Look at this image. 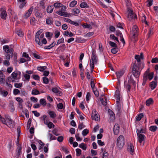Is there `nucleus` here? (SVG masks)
Masks as SVG:
<instances>
[{
	"instance_id": "nucleus-55",
	"label": "nucleus",
	"mask_w": 158,
	"mask_h": 158,
	"mask_svg": "<svg viewBox=\"0 0 158 158\" xmlns=\"http://www.w3.org/2000/svg\"><path fill=\"white\" fill-rule=\"evenodd\" d=\"M39 143L40 144V146L39 147V150L43 148V147L44 145V143L42 142L41 140H40L39 142Z\"/></svg>"
},
{
	"instance_id": "nucleus-34",
	"label": "nucleus",
	"mask_w": 158,
	"mask_h": 158,
	"mask_svg": "<svg viewBox=\"0 0 158 158\" xmlns=\"http://www.w3.org/2000/svg\"><path fill=\"white\" fill-rule=\"evenodd\" d=\"M128 82L129 83H132L134 84L135 83V81L133 79L132 76L131 75L130 77H128Z\"/></svg>"
},
{
	"instance_id": "nucleus-31",
	"label": "nucleus",
	"mask_w": 158,
	"mask_h": 158,
	"mask_svg": "<svg viewBox=\"0 0 158 158\" xmlns=\"http://www.w3.org/2000/svg\"><path fill=\"white\" fill-rule=\"evenodd\" d=\"M22 150V147L20 146H19L17 148V156L18 157L20 155Z\"/></svg>"
},
{
	"instance_id": "nucleus-36",
	"label": "nucleus",
	"mask_w": 158,
	"mask_h": 158,
	"mask_svg": "<svg viewBox=\"0 0 158 158\" xmlns=\"http://www.w3.org/2000/svg\"><path fill=\"white\" fill-rule=\"evenodd\" d=\"M79 147L84 150H86L87 148V145H85L83 143L79 144Z\"/></svg>"
},
{
	"instance_id": "nucleus-3",
	"label": "nucleus",
	"mask_w": 158,
	"mask_h": 158,
	"mask_svg": "<svg viewBox=\"0 0 158 158\" xmlns=\"http://www.w3.org/2000/svg\"><path fill=\"white\" fill-rule=\"evenodd\" d=\"M154 73L152 72L150 73V69H148L144 73L143 76L142 85L144 86L148 79L149 80H151L153 78Z\"/></svg>"
},
{
	"instance_id": "nucleus-62",
	"label": "nucleus",
	"mask_w": 158,
	"mask_h": 158,
	"mask_svg": "<svg viewBox=\"0 0 158 158\" xmlns=\"http://www.w3.org/2000/svg\"><path fill=\"white\" fill-rule=\"evenodd\" d=\"M90 97L91 95L90 93L89 92H88L87 93L86 97V100L88 102L89 101Z\"/></svg>"
},
{
	"instance_id": "nucleus-8",
	"label": "nucleus",
	"mask_w": 158,
	"mask_h": 158,
	"mask_svg": "<svg viewBox=\"0 0 158 158\" xmlns=\"http://www.w3.org/2000/svg\"><path fill=\"white\" fill-rule=\"evenodd\" d=\"M138 31V28L136 25L133 26L132 28V31L131 33V35H132V37L135 38L138 36L137 33Z\"/></svg>"
},
{
	"instance_id": "nucleus-63",
	"label": "nucleus",
	"mask_w": 158,
	"mask_h": 158,
	"mask_svg": "<svg viewBox=\"0 0 158 158\" xmlns=\"http://www.w3.org/2000/svg\"><path fill=\"white\" fill-rule=\"evenodd\" d=\"M151 62L153 63H158V58L156 57L152 59Z\"/></svg>"
},
{
	"instance_id": "nucleus-54",
	"label": "nucleus",
	"mask_w": 158,
	"mask_h": 158,
	"mask_svg": "<svg viewBox=\"0 0 158 158\" xmlns=\"http://www.w3.org/2000/svg\"><path fill=\"white\" fill-rule=\"evenodd\" d=\"M31 118H30L29 119L27 124V129H28L30 128V126H31Z\"/></svg>"
},
{
	"instance_id": "nucleus-52",
	"label": "nucleus",
	"mask_w": 158,
	"mask_h": 158,
	"mask_svg": "<svg viewBox=\"0 0 158 158\" xmlns=\"http://www.w3.org/2000/svg\"><path fill=\"white\" fill-rule=\"evenodd\" d=\"M101 102H102V105H103L104 106H106L107 104V102L106 101V99L105 98V101H104V100L103 98H100Z\"/></svg>"
},
{
	"instance_id": "nucleus-1",
	"label": "nucleus",
	"mask_w": 158,
	"mask_h": 158,
	"mask_svg": "<svg viewBox=\"0 0 158 158\" xmlns=\"http://www.w3.org/2000/svg\"><path fill=\"white\" fill-rule=\"evenodd\" d=\"M3 49L5 52L4 54L6 59L3 61V64L6 66H9L10 64L9 60L13 56V49L10 48L8 45H5L3 47Z\"/></svg>"
},
{
	"instance_id": "nucleus-5",
	"label": "nucleus",
	"mask_w": 158,
	"mask_h": 158,
	"mask_svg": "<svg viewBox=\"0 0 158 158\" xmlns=\"http://www.w3.org/2000/svg\"><path fill=\"white\" fill-rule=\"evenodd\" d=\"M125 144V139L123 135H120L118 138L116 145L119 149L122 148Z\"/></svg>"
},
{
	"instance_id": "nucleus-56",
	"label": "nucleus",
	"mask_w": 158,
	"mask_h": 158,
	"mask_svg": "<svg viewBox=\"0 0 158 158\" xmlns=\"http://www.w3.org/2000/svg\"><path fill=\"white\" fill-rule=\"evenodd\" d=\"M76 152L77 153L76 156H79L81 154V150L79 148H77L76 149Z\"/></svg>"
},
{
	"instance_id": "nucleus-19",
	"label": "nucleus",
	"mask_w": 158,
	"mask_h": 158,
	"mask_svg": "<svg viewBox=\"0 0 158 158\" xmlns=\"http://www.w3.org/2000/svg\"><path fill=\"white\" fill-rule=\"evenodd\" d=\"M52 91L55 93H58L59 96H60L62 94V93L61 91H60L56 87H53L52 89Z\"/></svg>"
},
{
	"instance_id": "nucleus-41",
	"label": "nucleus",
	"mask_w": 158,
	"mask_h": 158,
	"mask_svg": "<svg viewBox=\"0 0 158 158\" xmlns=\"http://www.w3.org/2000/svg\"><path fill=\"white\" fill-rule=\"evenodd\" d=\"M143 114L142 113H141L139 114L138 116L136 118V121L139 122L141 118H143Z\"/></svg>"
},
{
	"instance_id": "nucleus-49",
	"label": "nucleus",
	"mask_w": 158,
	"mask_h": 158,
	"mask_svg": "<svg viewBox=\"0 0 158 158\" xmlns=\"http://www.w3.org/2000/svg\"><path fill=\"white\" fill-rule=\"evenodd\" d=\"M14 51H13V59L14 60V61L15 62H17V53L15 52L14 53Z\"/></svg>"
},
{
	"instance_id": "nucleus-40",
	"label": "nucleus",
	"mask_w": 158,
	"mask_h": 158,
	"mask_svg": "<svg viewBox=\"0 0 158 158\" xmlns=\"http://www.w3.org/2000/svg\"><path fill=\"white\" fill-rule=\"evenodd\" d=\"M40 94V92L36 89H33L32 91L31 94L32 95H36Z\"/></svg>"
},
{
	"instance_id": "nucleus-12",
	"label": "nucleus",
	"mask_w": 158,
	"mask_h": 158,
	"mask_svg": "<svg viewBox=\"0 0 158 158\" xmlns=\"http://www.w3.org/2000/svg\"><path fill=\"white\" fill-rule=\"evenodd\" d=\"M33 9V7L31 6L28 10V11L26 13L24 16V18L25 19H27L29 17L31 14Z\"/></svg>"
},
{
	"instance_id": "nucleus-51",
	"label": "nucleus",
	"mask_w": 158,
	"mask_h": 158,
	"mask_svg": "<svg viewBox=\"0 0 158 158\" xmlns=\"http://www.w3.org/2000/svg\"><path fill=\"white\" fill-rule=\"evenodd\" d=\"M90 85L92 89H95L94 88L95 87V84L94 83V80L93 79H91V80Z\"/></svg>"
},
{
	"instance_id": "nucleus-28",
	"label": "nucleus",
	"mask_w": 158,
	"mask_h": 158,
	"mask_svg": "<svg viewBox=\"0 0 158 158\" xmlns=\"http://www.w3.org/2000/svg\"><path fill=\"white\" fill-rule=\"evenodd\" d=\"M153 102V101L152 98H150L146 101V104L147 106H149L151 104H152Z\"/></svg>"
},
{
	"instance_id": "nucleus-14",
	"label": "nucleus",
	"mask_w": 158,
	"mask_h": 158,
	"mask_svg": "<svg viewBox=\"0 0 158 158\" xmlns=\"http://www.w3.org/2000/svg\"><path fill=\"white\" fill-rule=\"evenodd\" d=\"M127 149L128 151L131 155H133L134 152V146L132 144L130 143L127 146Z\"/></svg>"
},
{
	"instance_id": "nucleus-57",
	"label": "nucleus",
	"mask_w": 158,
	"mask_h": 158,
	"mask_svg": "<svg viewBox=\"0 0 158 158\" xmlns=\"http://www.w3.org/2000/svg\"><path fill=\"white\" fill-rule=\"evenodd\" d=\"M110 37L113 40H116L118 43L119 42L118 38L115 37L114 35H110Z\"/></svg>"
},
{
	"instance_id": "nucleus-22",
	"label": "nucleus",
	"mask_w": 158,
	"mask_h": 158,
	"mask_svg": "<svg viewBox=\"0 0 158 158\" xmlns=\"http://www.w3.org/2000/svg\"><path fill=\"white\" fill-rule=\"evenodd\" d=\"M120 101L118 102L116 101L117 104V109L118 110V113H120L121 112V106L119 102Z\"/></svg>"
},
{
	"instance_id": "nucleus-45",
	"label": "nucleus",
	"mask_w": 158,
	"mask_h": 158,
	"mask_svg": "<svg viewBox=\"0 0 158 158\" xmlns=\"http://www.w3.org/2000/svg\"><path fill=\"white\" fill-rule=\"evenodd\" d=\"M73 12H74V15H76L77 14H78L80 13V10L79 9L75 8L73 9Z\"/></svg>"
},
{
	"instance_id": "nucleus-15",
	"label": "nucleus",
	"mask_w": 158,
	"mask_h": 158,
	"mask_svg": "<svg viewBox=\"0 0 158 158\" xmlns=\"http://www.w3.org/2000/svg\"><path fill=\"white\" fill-rule=\"evenodd\" d=\"M5 76L3 73L0 71V84H5L4 81H5Z\"/></svg>"
},
{
	"instance_id": "nucleus-30",
	"label": "nucleus",
	"mask_w": 158,
	"mask_h": 158,
	"mask_svg": "<svg viewBox=\"0 0 158 158\" xmlns=\"http://www.w3.org/2000/svg\"><path fill=\"white\" fill-rule=\"evenodd\" d=\"M123 71H118L116 73L118 79H119L123 75Z\"/></svg>"
},
{
	"instance_id": "nucleus-26",
	"label": "nucleus",
	"mask_w": 158,
	"mask_h": 158,
	"mask_svg": "<svg viewBox=\"0 0 158 158\" xmlns=\"http://www.w3.org/2000/svg\"><path fill=\"white\" fill-rule=\"evenodd\" d=\"M53 22V19L52 18L48 17L46 20V23L48 25L52 24Z\"/></svg>"
},
{
	"instance_id": "nucleus-10",
	"label": "nucleus",
	"mask_w": 158,
	"mask_h": 158,
	"mask_svg": "<svg viewBox=\"0 0 158 158\" xmlns=\"http://www.w3.org/2000/svg\"><path fill=\"white\" fill-rule=\"evenodd\" d=\"M0 11H1L0 16L1 18L3 19H6L7 16V14L6 11L3 8H2L1 9Z\"/></svg>"
},
{
	"instance_id": "nucleus-35",
	"label": "nucleus",
	"mask_w": 158,
	"mask_h": 158,
	"mask_svg": "<svg viewBox=\"0 0 158 158\" xmlns=\"http://www.w3.org/2000/svg\"><path fill=\"white\" fill-rule=\"evenodd\" d=\"M47 68L46 66L38 67L37 69L41 72H43Z\"/></svg>"
},
{
	"instance_id": "nucleus-27",
	"label": "nucleus",
	"mask_w": 158,
	"mask_h": 158,
	"mask_svg": "<svg viewBox=\"0 0 158 158\" xmlns=\"http://www.w3.org/2000/svg\"><path fill=\"white\" fill-rule=\"evenodd\" d=\"M54 9V6H48L47 8V11L48 13H52Z\"/></svg>"
},
{
	"instance_id": "nucleus-20",
	"label": "nucleus",
	"mask_w": 158,
	"mask_h": 158,
	"mask_svg": "<svg viewBox=\"0 0 158 158\" xmlns=\"http://www.w3.org/2000/svg\"><path fill=\"white\" fill-rule=\"evenodd\" d=\"M135 59L137 60V61H135L134 63L137 64L139 63L142 65H143V64H142L140 62V59H141L140 57V56L139 55H136L135 57Z\"/></svg>"
},
{
	"instance_id": "nucleus-2",
	"label": "nucleus",
	"mask_w": 158,
	"mask_h": 158,
	"mask_svg": "<svg viewBox=\"0 0 158 158\" xmlns=\"http://www.w3.org/2000/svg\"><path fill=\"white\" fill-rule=\"evenodd\" d=\"M143 68V66L139 63L133 64L131 67V72L135 77L138 78L139 77L140 72Z\"/></svg>"
},
{
	"instance_id": "nucleus-18",
	"label": "nucleus",
	"mask_w": 158,
	"mask_h": 158,
	"mask_svg": "<svg viewBox=\"0 0 158 158\" xmlns=\"http://www.w3.org/2000/svg\"><path fill=\"white\" fill-rule=\"evenodd\" d=\"M138 140L140 143H141L144 139L145 136L142 134L137 135Z\"/></svg>"
},
{
	"instance_id": "nucleus-48",
	"label": "nucleus",
	"mask_w": 158,
	"mask_h": 158,
	"mask_svg": "<svg viewBox=\"0 0 158 158\" xmlns=\"http://www.w3.org/2000/svg\"><path fill=\"white\" fill-rule=\"evenodd\" d=\"M40 104L44 106H45L46 104V102L45 99H41L40 100Z\"/></svg>"
},
{
	"instance_id": "nucleus-64",
	"label": "nucleus",
	"mask_w": 158,
	"mask_h": 158,
	"mask_svg": "<svg viewBox=\"0 0 158 158\" xmlns=\"http://www.w3.org/2000/svg\"><path fill=\"white\" fill-rule=\"evenodd\" d=\"M108 153L106 151H104L103 154V158H108Z\"/></svg>"
},
{
	"instance_id": "nucleus-46",
	"label": "nucleus",
	"mask_w": 158,
	"mask_h": 158,
	"mask_svg": "<svg viewBox=\"0 0 158 158\" xmlns=\"http://www.w3.org/2000/svg\"><path fill=\"white\" fill-rule=\"evenodd\" d=\"M109 43L110 45L112 47L114 48H116L117 47V45L116 44L114 43V42H112L111 41H110L109 42Z\"/></svg>"
},
{
	"instance_id": "nucleus-61",
	"label": "nucleus",
	"mask_w": 158,
	"mask_h": 158,
	"mask_svg": "<svg viewBox=\"0 0 158 158\" xmlns=\"http://www.w3.org/2000/svg\"><path fill=\"white\" fill-rule=\"evenodd\" d=\"M20 93V91L17 89H14L13 90V94L14 95H17L19 94Z\"/></svg>"
},
{
	"instance_id": "nucleus-29",
	"label": "nucleus",
	"mask_w": 158,
	"mask_h": 158,
	"mask_svg": "<svg viewBox=\"0 0 158 158\" xmlns=\"http://www.w3.org/2000/svg\"><path fill=\"white\" fill-rule=\"evenodd\" d=\"M80 7L81 8H88L89 7V6L85 2H83L80 4Z\"/></svg>"
},
{
	"instance_id": "nucleus-4",
	"label": "nucleus",
	"mask_w": 158,
	"mask_h": 158,
	"mask_svg": "<svg viewBox=\"0 0 158 158\" xmlns=\"http://www.w3.org/2000/svg\"><path fill=\"white\" fill-rule=\"evenodd\" d=\"M98 61V56L96 54V51L95 49H92V53L90 60V64L94 65L97 63Z\"/></svg>"
},
{
	"instance_id": "nucleus-44",
	"label": "nucleus",
	"mask_w": 158,
	"mask_h": 158,
	"mask_svg": "<svg viewBox=\"0 0 158 158\" xmlns=\"http://www.w3.org/2000/svg\"><path fill=\"white\" fill-rule=\"evenodd\" d=\"M18 76V73L15 72H13L11 74L12 78L14 79H16L17 77Z\"/></svg>"
},
{
	"instance_id": "nucleus-16",
	"label": "nucleus",
	"mask_w": 158,
	"mask_h": 158,
	"mask_svg": "<svg viewBox=\"0 0 158 158\" xmlns=\"http://www.w3.org/2000/svg\"><path fill=\"white\" fill-rule=\"evenodd\" d=\"M43 31V30L42 29H40L36 33L35 37V40H36V41L38 42H39V38H40V34Z\"/></svg>"
},
{
	"instance_id": "nucleus-42",
	"label": "nucleus",
	"mask_w": 158,
	"mask_h": 158,
	"mask_svg": "<svg viewBox=\"0 0 158 158\" xmlns=\"http://www.w3.org/2000/svg\"><path fill=\"white\" fill-rule=\"evenodd\" d=\"M77 3L76 1L73 0L70 3L69 6L71 7H73L77 4Z\"/></svg>"
},
{
	"instance_id": "nucleus-21",
	"label": "nucleus",
	"mask_w": 158,
	"mask_h": 158,
	"mask_svg": "<svg viewBox=\"0 0 158 158\" xmlns=\"http://www.w3.org/2000/svg\"><path fill=\"white\" fill-rule=\"evenodd\" d=\"M115 95L116 98V101L118 102L120 101V92L118 89H117L115 92Z\"/></svg>"
},
{
	"instance_id": "nucleus-39",
	"label": "nucleus",
	"mask_w": 158,
	"mask_h": 158,
	"mask_svg": "<svg viewBox=\"0 0 158 158\" xmlns=\"http://www.w3.org/2000/svg\"><path fill=\"white\" fill-rule=\"evenodd\" d=\"M149 130L151 131L154 132L156 131L157 129V127L156 126H152L149 127Z\"/></svg>"
},
{
	"instance_id": "nucleus-53",
	"label": "nucleus",
	"mask_w": 158,
	"mask_h": 158,
	"mask_svg": "<svg viewBox=\"0 0 158 158\" xmlns=\"http://www.w3.org/2000/svg\"><path fill=\"white\" fill-rule=\"evenodd\" d=\"M96 97H98L99 96V94L98 91L97 90V88H96L94 89H92Z\"/></svg>"
},
{
	"instance_id": "nucleus-58",
	"label": "nucleus",
	"mask_w": 158,
	"mask_h": 158,
	"mask_svg": "<svg viewBox=\"0 0 158 158\" xmlns=\"http://www.w3.org/2000/svg\"><path fill=\"white\" fill-rule=\"evenodd\" d=\"M43 83L45 84H48V83L49 80L48 78L44 77L43 78Z\"/></svg>"
},
{
	"instance_id": "nucleus-24",
	"label": "nucleus",
	"mask_w": 158,
	"mask_h": 158,
	"mask_svg": "<svg viewBox=\"0 0 158 158\" xmlns=\"http://www.w3.org/2000/svg\"><path fill=\"white\" fill-rule=\"evenodd\" d=\"M48 114L49 115L51 118H54L56 116V113L53 111H50L48 112Z\"/></svg>"
},
{
	"instance_id": "nucleus-13",
	"label": "nucleus",
	"mask_w": 158,
	"mask_h": 158,
	"mask_svg": "<svg viewBox=\"0 0 158 158\" xmlns=\"http://www.w3.org/2000/svg\"><path fill=\"white\" fill-rule=\"evenodd\" d=\"M119 126L118 124H116L114 127V135H118L119 133Z\"/></svg>"
},
{
	"instance_id": "nucleus-50",
	"label": "nucleus",
	"mask_w": 158,
	"mask_h": 158,
	"mask_svg": "<svg viewBox=\"0 0 158 158\" xmlns=\"http://www.w3.org/2000/svg\"><path fill=\"white\" fill-rule=\"evenodd\" d=\"M89 132V130L87 129L84 130L82 131V134L83 136L86 135Z\"/></svg>"
},
{
	"instance_id": "nucleus-6",
	"label": "nucleus",
	"mask_w": 158,
	"mask_h": 158,
	"mask_svg": "<svg viewBox=\"0 0 158 158\" xmlns=\"http://www.w3.org/2000/svg\"><path fill=\"white\" fill-rule=\"evenodd\" d=\"M127 12L128 13L127 18L129 20H135L137 19L136 15L133 12L132 10H131L130 8H127Z\"/></svg>"
},
{
	"instance_id": "nucleus-60",
	"label": "nucleus",
	"mask_w": 158,
	"mask_h": 158,
	"mask_svg": "<svg viewBox=\"0 0 158 158\" xmlns=\"http://www.w3.org/2000/svg\"><path fill=\"white\" fill-rule=\"evenodd\" d=\"M85 127V126L83 124V123H80L78 126V129L79 130H81Z\"/></svg>"
},
{
	"instance_id": "nucleus-23",
	"label": "nucleus",
	"mask_w": 158,
	"mask_h": 158,
	"mask_svg": "<svg viewBox=\"0 0 158 158\" xmlns=\"http://www.w3.org/2000/svg\"><path fill=\"white\" fill-rule=\"evenodd\" d=\"M18 2L22 3L19 6V7L21 8H23L26 4V2H25L26 0H17Z\"/></svg>"
},
{
	"instance_id": "nucleus-38",
	"label": "nucleus",
	"mask_w": 158,
	"mask_h": 158,
	"mask_svg": "<svg viewBox=\"0 0 158 158\" xmlns=\"http://www.w3.org/2000/svg\"><path fill=\"white\" fill-rule=\"evenodd\" d=\"M23 56L27 58V61L30 60L31 58L28 55L26 52H23Z\"/></svg>"
},
{
	"instance_id": "nucleus-17",
	"label": "nucleus",
	"mask_w": 158,
	"mask_h": 158,
	"mask_svg": "<svg viewBox=\"0 0 158 158\" xmlns=\"http://www.w3.org/2000/svg\"><path fill=\"white\" fill-rule=\"evenodd\" d=\"M35 40L37 44H38L39 45L41 46H42L43 44H46L47 43L46 39L44 38L42 39L41 40H40V39H39V42L38 41V42L36 40Z\"/></svg>"
},
{
	"instance_id": "nucleus-9",
	"label": "nucleus",
	"mask_w": 158,
	"mask_h": 158,
	"mask_svg": "<svg viewBox=\"0 0 158 158\" xmlns=\"http://www.w3.org/2000/svg\"><path fill=\"white\" fill-rule=\"evenodd\" d=\"M6 118L8 120L6 125L10 127H13L14 126V121L10 118Z\"/></svg>"
},
{
	"instance_id": "nucleus-59",
	"label": "nucleus",
	"mask_w": 158,
	"mask_h": 158,
	"mask_svg": "<svg viewBox=\"0 0 158 158\" xmlns=\"http://www.w3.org/2000/svg\"><path fill=\"white\" fill-rule=\"evenodd\" d=\"M118 51V49L116 48H114L111 49V52L114 54H116Z\"/></svg>"
},
{
	"instance_id": "nucleus-25",
	"label": "nucleus",
	"mask_w": 158,
	"mask_h": 158,
	"mask_svg": "<svg viewBox=\"0 0 158 158\" xmlns=\"http://www.w3.org/2000/svg\"><path fill=\"white\" fill-rule=\"evenodd\" d=\"M157 85V83L156 81H152L150 84V86L151 88L152 89H154L156 87Z\"/></svg>"
},
{
	"instance_id": "nucleus-7",
	"label": "nucleus",
	"mask_w": 158,
	"mask_h": 158,
	"mask_svg": "<svg viewBox=\"0 0 158 158\" xmlns=\"http://www.w3.org/2000/svg\"><path fill=\"white\" fill-rule=\"evenodd\" d=\"M91 117L93 120L96 121H99L100 119L99 115L95 109L93 110L92 111Z\"/></svg>"
},
{
	"instance_id": "nucleus-37",
	"label": "nucleus",
	"mask_w": 158,
	"mask_h": 158,
	"mask_svg": "<svg viewBox=\"0 0 158 158\" xmlns=\"http://www.w3.org/2000/svg\"><path fill=\"white\" fill-rule=\"evenodd\" d=\"M9 107L11 111H13L15 110L13 102H11L9 105Z\"/></svg>"
},
{
	"instance_id": "nucleus-32",
	"label": "nucleus",
	"mask_w": 158,
	"mask_h": 158,
	"mask_svg": "<svg viewBox=\"0 0 158 158\" xmlns=\"http://www.w3.org/2000/svg\"><path fill=\"white\" fill-rule=\"evenodd\" d=\"M48 137L49 138L50 141L56 139V137L53 136L52 134L48 133Z\"/></svg>"
},
{
	"instance_id": "nucleus-33",
	"label": "nucleus",
	"mask_w": 158,
	"mask_h": 158,
	"mask_svg": "<svg viewBox=\"0 0 158 158\" xmlns=\"http://www.w3.org/2000/svg\"><path fill=\"white\" fill-rule=\"evenodd\" d=\"M16 32L19 36L23 37V33L21 30H18L16 31Z\"/></svg>"
},
{
	"instance_id": "nucleus-11",
	"label": "nucleus",
	"mask_w": 158,
	"mask_h": 158,
	"mask_svg": "<svg viewBox=\"0 0 158 158\" xmlns=\"http://www.w3.org/2000/svg\"><path fill=\"white\" fill-rule=\"evenodd\" d=\"M56 13L59 15L64 17H69L71 15L70 14H68L67 12H63L61 11H57L56 12Z\"/></svg>"
},
{
	"instance_id": "nucleus-43",
	"label": "nucleus",
	"mask_w": 158,
	"mask_h": 158,
	"mask_svg": "<svg viewBox=\"0 0 158 158\" xmlns=\"http://www.w3.org/2000/svg\"><path fill=\"white\" fill-rule=\"evenodd\" d=\"M61 6H62V4L58 2L55 3L53 5V6L56 8H59Z\"/></svg>"
},
{
	"instance_id": "nucleus-47",
	"label": "nucleus",
	"mask_w": 158,
	"mask_h": 158,
	"mask_svg": "<svg viewBox=\"0 0 158 158\" xmlns=\"http://www.w3.org/2000/svg\"><path fill=\"white\" fill-rule=\"evenodd\" d=\"M47 125L48 128L50 129L52 128H53L55 127V125L51 122H49Z\"/></svg>"
}]
</instances>
